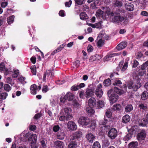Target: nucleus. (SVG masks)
<instances>
[{
    "instance_id": "1",
    "label": "nucleus",
    "mask_w": 148,
    "mask_h": 148,
    "mask_svg": "<svg viewBox=\"0 0 148 148\" xmlns=\"http://www.w3.org/2000/svg\"><path fill=\"white\" fill-rule=\"evenodd\" d=\"M135 81L136 82L134 83L132 82L129 83L128 87L130 89L132 88L134 91H136L141 86V83H140V79L139 78H137L136 80Z\"/></svg>"
},
{
    "instance_id": "2",
    "label": "nucleus",
    "mask_w": 148,
    "mask_h": 148,
    "mask_svg": "<svg viewBox=\"0 0 148 148\" xmlns=\"http://www.w3.org/2000/svg\"><path fill=\"white\" fill-rule=\"evenodd\" d=\"M78 123L83 126H86L90 123V120L84 116L80 117L78 120Z\"/></svg>"
},
{
    "instance_id": "3",
    "label": "nucleus",
    "mask_w": 148,
    "mask_h": 148,
    "mask_svg": "<svg viewBox=\"0 0 148 148\" xmlns=\"http://www.w3.org/2000/svg\"><path fill=\"white\" fill-rule=\"evenodd\" d=\"M117 135V131L115 128H112L108 131V136L111 139L115 138Z\"/></svg>"
},
{
    "instance_id": "4",
    "label": "nucleus",
    "mask_w": 148,
    "mask_h": 148,
    "mask_svg": "<svg viewBox=\"0 0 148 148\" xmlns=\"http://www.w3.org/2000/svg\"><path fill=\"white\" fill-rule=\"evenodd\" d=\"M28 138V141L32 143H36L37 140V137L36 134H30L29 133H27L25 136Z\"/></svg>"
},
{
    "instance_id": "5",
    "label": "nucleus",
    "mask_w": 148,
    "mask_h": 148,
    "mask_svg": "<svg viewBox=\"0 0 148 148\" xmlns=\"http://www.w3.org/2000/svg\"><path fill=\"white\" fill-rule=\"evenodd\" d=\"M102 86L101 84H99L95 91V93L97 97L99 98H101L103 94V92L102 90Z\"/></svg>"
},
{
    "instance_id": "6",
    "label": "nucleus",
    "mask_w": 148,
    "mask_h": 148,
    "mask_svg": "<svg viewBox=\"0 0 148 148\" xmlns=\"http://www.w3.org/2000/svg\"><path fill=\"white\" fill-rule=\"evenodd\" d=\"M125 19V18L121 15H118L117 16H115L112 19L111 21L112 22L115 23H119Z\"/></svg>"
},
{
    "instance_id": "7",
    "label": "nucleus",
    "mask_w": 148,
    "mask_h": 148,
    "mask_svg": "<svg viewBox=\"0 0 148 148\" xmlns=\"http://www.w3.org/2000/svg\"><path fill=\"white\" fill-rule=\"evenodd\" d=\"M62 111L64 115L67 117H69V118L71 119H72L73 116L71 114L72 110L71 108H65L63 109Z\"/></svg>"
},
{
    "instance_id": "8",
    "label": "nucleus",
    "mask_w": 148,
    "mask_h": 148,
    "mask_svg": "<svg viewBox=\"0 0 148 148\" xmlns=\"http://www.w3.org/2000/svg\"><path fill=\"white\" fill-rule=\"evenodd\" d=\"M67 127L69 130L73 131L76 130L77 126L74 122L70 121L67 123Z\"/></svg>"
},
{
    "instance_id": "9",
    "label": "nucleus",
    "mask_w": 148,
    "mask_h": 148,
    "mask_svg": "<svg viewBox=\"0 0 148 148\" xmlns=\"http://www.w3.org/2000/svg\"><path fill=\"white\" fill-rule=\"evenodd\" d=\"M94 94L93 90L88 87L86 89V91L85 92L84 95L86 97L89 98L92 96L94 95Z\"/></svg>"
},
{
    "instance_id": "10",
    "label": "nucleus",
    "mask_w": 148,
    "mask_h": 148,
    "mask_svg": "<svg viewBox=\"0 0 148 148\" xmlns=\"http://www.w3.org/2000/svg\"><path fill=\"white\" fill-rule=\"evenodd\" d=\"M146 136V134L145 130H143L138 133L137 135V139L138 140H144Z\"/></svg>"
},
{
    "instance_id": "11",
    "label": "nucleus",
    "mask_w": 148,
    "mask_h": 148,
    "mask_svg": "<svg viewBox=\"0 0 148 148\" xmlns=\"http://www.w3.org/2000/svg\"><path fill=\"white\" fill-rule=\"evenodd\" d=\"M118 99V96L115 94H112L110 97H109V100L110 101V103L113 104L116 102Z\"/></svg>"
},
{
    "instance_id": "12",
    "label": "nucleus",
    "mask_w": 148,
    "mask_h": 148,
    "mask_svg": "<svg viewBox=\"0 0 148 148\" xmlns=\"http://www.w3.org/2000/svg\"><path fill=\"white\" fill-rule=\"evenodd\" d=\"M54 146L56 148H64V144L61 141L57 140L54 142Z\"/></svg>"
},
{
    "instance_id": "13",
    "label": "nucleus",
    "mask_w": 148,
    "mask_h": 148,
    "mask_svg": "<svg viewBox=\"0 0 148 148\" xmlns=\"http://www.w3.org/2000/svg\"><path fill=\"white\" fill-rule=\"evenodd\" d=\"M96 16L97 18H102L103 19H106L107 18L106 16L103 15V12L100 9L98 10L96 12Z\"/></svg>"
},
{
    "instance_id": "14",
    "label": "nucleus",
    "mask_w": 148,
    "mask_h": 148,
    "mask_svg": "<svg viewBox=\"0 0 148 148\" xmlns=\"http://www.w3.org/2000/svg\"><path fill=\"white\" fill-rule=\"evenodd\" d=\"M109 38V36L106 35L104 32H102L99 34L97 38L98 39L99 38H101L103 40H104V39L108 40Z\"/></svg>"
},
{
    "instance_id": "15",
    "label": "nucleus",
    "mask_w": 148,
    "mask_h": 148,
    "mask_svg": "<svg viewBox=\"0 0 148 148\" xmlns=\"http://www.w3.org/2000/svg\"><path fill=\"white\" fill-rule=\"evenodd\" d=\"M127 45V43L126 42H122L117 45L116 48L118 50H121L124 49Z\"/></svg>"
},
{
    "instance_id": "16",
    "label": "nucleus",
    "mask_w": 148,
    "mask_h": 148,
    "mask_svg": "<svg viewBox=\"0 0 148 148\" xmlns=\"http://www.w3.org/2000/svg\"><path fill=\"white\" fill-rule=\"evenodd\" d=\"M86 137L90 143H92L95 139V136L91 133L88 134L86 135Z\"/></svg>"
},
{
    "instance_id": "17",
    "label": "nucleus",
    "mask_w": 148,
    "mask_h": 148,
    "mask_svg": "<svg viewBox=\"0 0 148 148\" xmlns=\"http://www.w3.org/2000/svg\"><path fill=\"white\" fill-rule=\"evenodd\" d=\"M37 86L35 84H33L31 85L30 88L31 93L34 95L36 94Z\"/></svg>"
},
{
    "instance_id": "18",
    "label": "nucleus",
    "mask_w": 148,
    "mask_h": 148,
    "mask_svg": "<svg viewBox=\"0 0 148 148\" xmlns=\"http://www.w3.org/2000/svg\"><path fill=\"white\" fill-rule=\"evenodd\" d=\"M96 101L94 97H91L88 100V105L89 106L93 107L95 105Z\"/></svg>"
},
{
    "instance_id": "19",
    "label": "nucleus",
    "mask_w": 148,
    "mask_h": 148,
    "mask_svg": "<svg viewBox=\"0 0 148 148\" xmlns=\"http://www.w3.org/2000/svg\"><path fill=\"white\" fill-rule=\"evenodd\" d=\"M82 134L81 131L76 132L73 135V139L79 138L82 136Z\"/></svg>"
},
{
    "instance_id": "20",
    "label": "nucleus",
    "mask_w": 148,
    "mask_h": 148,
    "mask_svg": "<svg viewBox=\"0 0 148 148\" xmlns=\"http://www.w3.org/2000/svg\"><path fill=\"white\" fill-rule=\"evenodd\" d=\"M97 42L96 45L97 47L99 48H100L104 44V40L101 38H99Z\"/></svg>"
},
{
    "instance_id": "21",
    "label": "nucleus",
    "mask_w": 148,
    "mask_h": 148,
    "mask_svg": "<svg viewBox=\"0 0 148 148\" xmlns=\"http://www.w3.org/2000/svg\"><path fill=\"white\" fill-rule=\"evenodd\" d=\"M74 95L70 92H68L66 94L65 97L69 101L72 100L74 98Z\"/></svg>"
},
{
    "instance_id": "22",
    "label": "nucleus",
    "mask_w": 148,
    "mask_h": 148,
    "mask_svg": "<svg viewBox=\"0 0 148 148\" xmlns=\"http://www.w3.org/2000/svg\"><path fill=\"white\" fill-rule=\"evenodd\" d=\"M130 119V116L127 115H125L122 118V122L124 123H126L128 122Z\"/></svg>"
},
{
    "instance_id": "23",
    "label": "nucleus",
    "mask_w": 148,
    "mask_h": 148,
    "mask_svg": "<svg viewBox=\"0 0 148 148\" xmlns=\"http://www.w3.org/2000/svg\"><path fill=\"white\" fill-rule=\"evenodd\" d=\"M50 73L51 71L50 70H47L46 71V72L44 73L43 75V79L44 81L46 80L47 75V79H50L51 78V77H50Z\"/></svg>"
},
{
    "instance_id": "24",
    "label": "nucleus",
    "mask_w": 148,
    "mask_h": 148,
    "mask_svg": "<svg viewBox=\"0 0 148 148\" xmlns=\"http://www.w3.org/2000/svg\"><path fill=\"white\" fill-rule=\"evenodd\" d=\"M100 5V2L99 0H96L95 2L91 4V7L92 9L97 8V6Z\"/></svg>"
},
{
    "instance_id": "25",
    "label": "nucleus",
    "mask_w": 148,
    "mask_h": 148,
    "mask_svg": "<svg viewBox=\"0 0 148 148\" xmlns=\"http://www.w3.org/2000/svg\"><path fill=\"white\" fill-rule=\"evenodd\" d=\"M92 107L89 106L86 108V109L87 112L90 115L93 114L95 112L94 110L92 108Z\"/></svg>"
},
{
    "instance_id": "26",
    "label": "nucleus",
    "mask_w": 148,
    "mask_h": 148,
    "mask_svg": "<svg viewBox=\"0 0 148 148\" xmlns=\"http://www.w3.org/2000/svg\"><path fill=\"white\" fill-rule=\"evenodd\" d=\"M90 125L89 127L92 130H93L95 128L96 125V121L94 120L91 121H90Z\"/></svg>"
},
{
    "instance_id": "27",
    "label": "nucleus",
    "mask_w": 148,
    "mask_h": 148,
    "mask_svg": "<svg viewBox=\"0 0 148 148\" xmlns=\"http://www.w3.org/2000/svg\"><path fill=\"white\" fill-rule=\"evenodd\" d=\"M59 119L60 121L65 122L66 121H68L71 120L69 118V117L67 116H66L64 115L61 116H60L59 118Z\"/></svg>"
},
{
    "instance_id": "28",
    "label": "nucleus",
    "mask_w": 148,
    "mask_h": 148,
    "mask_svg": "<svg viewBox=\"0 0 148 148\" xmlns=\"http://www.w3.org/2000/svg\"><path fill=\"white\" fill-rule=\"evenodd\" d=\"M77 144L76 141H71L68 145L69 148H76Z\"/></svg>"
},
{
    "instance_id": "29",
    "label": "nucleus",
    "mask_w": 148,
    "mask_h": 148,
    "mask_svg": "<svg viewBox=\"0 0 148 148\" xmlns=\"http://www.w3.org/2000/svg\"><path fill=\"white\" fill-rule=\"evenodd\" d=\"M80 18L82 20H85L88 18V16L85 12H82L80 14Z\"/></svg>"
},
{
    "instance_id": "30",
    "label": "nucleus",
    "mask_w": 148,
    "mask_h": 148,
    "mask_svg": "<svg viewBox=\"0 0 148 148\" xmlns=\"http://www.w3.org/2000/svg\"><path fill=\"white\" fill-rule=\"evenodd\" d=\"M137 145L138 143L137 142H132L128 145V147L129 148H136Z\"/></svg>"
},
{
    "instance_id": "31",
    "label": "nucleus",
    "mask_w": 148,
    "mask_h": 148,
    "mask_svg": "<svg viewBox=\"0 0 148 148\" xmlns=\"http://www.w3.org/2000/svg\"><path fill=\"white\" fill-rule=\"evenodd\" d=\"M121 106L119 104L114 105L112 107V109L114 110L119 111L121 109Z\"/></svg>"
},
{
    "instance_id": "32",
    "label": "nucleus",
    "mask_w": 148,
    "mask_h": 148,
    "mask_svg": "<svg viewBox=\"0 0 148 148\" xmlns=\"http://www.w3.org/2000/svg\"><path fill=\"white\" fill-rule=\"evenodd\" d=\"M114 90L115 92L119 95H121L124 93V91L119 89L117 87H114Z\"/></svg>"
},
{
    "instance_id": "33",
    "label": "nucleus",
    "mask_w": 148,
    "mask_h": 148,
    "mask_svg": "<svg viewBox=\"0 0 148 148\" xmlns=\"http://www.w3.org/2000/svg\"><path fill=\"white\" fill-rule=\"evenodd\" d=\"M133 107L131 104L127 105L125 107V110L126 112H130L132 110Z\"/></svg>"
},
{
    "instance_id": "34",
    "label": "nucleus",
    "mask_w": 148,
    "mask_h": 148,
    "mask_svg": "<svg viewBox=\"0 0 148 148\" xmlns=\"http://www.w3.org/2000/svg\"><path fill=\"white\" fill-rule=\"evenodd\" d=\"M126 9L129 11H132L134 10V6L132 4L128 3L126 5Z\"/></svg>"
},
{
    "instance_id": "35",
    "label": "nucleus",
    "mask_w": 148,
    "mask_h": 148,
    "mask_svg": "<svg viewBox=\"0 0 148 148\" xmlns=\"http://www.w3.org/2000/svg\"><path fill=\"white\" fill-rule=\"evenodd\" d=\"M65 136L64 134V132L58 133L57 135V138L60 140H63Z\"/></svg>"
},
{
    "instance_id": "36",
    "label": "nucleus",
    "mask_w": 148,
    "mask_h": 148,
    "mask_svg": "<svg viewBox=\"0 0 148 148\" xmlns=\"http://www.w3.org/2000/svg\"><path fill=\"white\" fill-rule=\"evenodd\" d=\"M104 106V102L103 101L99 100L97 102V106L99 108H101Z\"/></svg>"
},
{
    "instance_id": "37",
    "label": "nucleus",
    "mask_w": 148,
    "mask_h": 148,
    "mask_svg": "<svg viewBox=\"0 0 148 148\" xmlns=\"http://www.w3.org/2000/svg\"><path fill=\"white\" fill-rule=\"evenodd\" d=\"M14 15H12L9 17L7 18V22L9 24H10L13 23L14 21Z\"/></svg>"
},
{
    "instance_id": "38",
    "label": "nucleus",
    "mask_w": 148,
    "mask_h": 148,
    "mask_svg": "<svg viewBox=\"0 0 148 148\" xmlns=\"http://www.w3.org/2000/svg\"><path fill=\"white\" fill-rule=\"evenodd\" d=\"M141 98L143 100H145L148 98V93L147 91H144L141 95Z\"/></svg>"
},
{
    "instance_id": "39",
    "label": "nucleus",
    "mask_w": 148,
    "mask_h": 148,
    "mask_svg": "<svg viewBox=\"0 0 148 148\" xmlns=\"http://www.w3.org/2000/svg\"><path fill=\"white\" fill-rule=\"evenodd\" d=\"M0 70L1 71L5 70L8 73L9 72L8 69H6L4 64L3 62H1L0 64Z\"/></svg>"
},
{
    "instance_id": "40",
    "label": "nucleus",
    "mask_w": 148,
    "mask_h": 148,
    "mask_svg": "<svg viewBox=\"0 0 148 148\" xmlns=\"http://www.w3.org/2000/svg\"><path fill=\"white\" fill-rule=\"evenodd\" d=\"M108 120L105 116L103 119L100 120L99 122V124L100 125H105L108 122Z\"/></svg>"
},
{
    "instance_id": "41",
    "label": "nucleus",
    "mask_w": 148,
    "mask_h": 148,
    "mask_svg": "<svg viewBox=\"0 0 148 148\" xmlns=\"http://www.w3.org/2000/svg\"><path fill=\"white\" fill-rule=\"evenodd\" d=\"M111 81L110 79H108L105 80L103 82L104 86H108L111 84Z\"/></svg>"
},
{
    "instance_id": "42",
    "label": "nucleus",
    "mask_w": 148,
    "mask_h": 148,
    "mask_svg": "<svg viewBox=\"0 0 148 148\" xmlns=\"http://www.w3.org/2000/svg\"><path fill=\"white\" fill-rule=\"evenodd\" d=\"M148 123L147 120L143 119L141 121V123H140V125L142 126H146Z\"/></svg>"
},
{
    "instance_id": "43",
    "label": "nucleus",
    "mask_w": 148,
    "mask_h": 148,
    "mask_svg": "<svg viewBox=\"0 0 148 148\" xmlns=\"http://www.w3.org/2000/svg\"><path fill=\"white\" fill-rule=\"evenodd\" d=\"M114 5L117 7H121L123 5V3L122 1L118 0H116L114 3Z\"/></svg>"
},
{
    "instance_id": "44",
    "label": "nucleus",
    "mask_w": 148,
    "mask_h": 148,
    "mask_svg": "<svg viewBox=\"0 0 148 148\" xmlns=\"http://www.w3.org/2000/svg\"><path fill=\"white\" fill-rule=\"evenodd\" d=\"M112 114L111 110L110 109H107L106 113V115L107 117L108 118H110Z\"/></svg>"
},
{
    "instance_id": "45",
    "label": "nucleus",
    "mask_w": 148,
    "mask_h": 148,
    "mask_svg": "<svg viewBox=\"0 0 148 148\" xmlns=\"http://www.w3.org/2000/svg\"><path fill=\"white\" fill-rule=\"evenodd\" d=\"M92 148H101V145L98 141L95 142L93 145Z\"/></svg>"
},
{
    "instance_id": "46",
    "label": "nucleus",
    "mask_w": 148,
    "mask_h": 148,
    "mask_svg": "<svg viewBox=\"0 0 148 148\" xmlns=\"http://www.w3.org/2000/svg\"><path fill=\"white\" fill-rule=\"evenodd\" d=\"M19 71L18 70H15L12 74V77L14 78L17 77L19 74Z\"/></svg>"
},
{
    "instance_id": "47",
    "label": "nucleus",
    "mask_w": 148,
    "mask_h": 148,
    "mask_svg": "<svg viewBox=\"0 0 148 148\" xmlns=\"http://www.w3.org/2000/svg\"><path fill=\"white\" fill-rule=\"evenodd\" d=\"M73 104L74 106L76 108H78L80 107L81 105L79 104L77 101H73Z\"/></svg>"
},
{
    "instance_id": "48",
    "label": "nucleus",
    "mask_w": 148,
    "mask_h": 148,
    "mask_svg": "<svg viewBox=\"0 0 148 148\" xmlns=\"http://www.w3.org/2000/svg\"><path fill=\"white\" fill-rule=\"evenodd\" d=\"M7 95L8 94L6 93H1L0 94V99H6Z\"/></svg>"
},
{
    "instance_id": "49",
    "label": "nucleus",
    "mask_w": 148,
    "mask_h": 148,
    "mask_svg": "<svg viewBox=\"0 0 148 148\" xmlns=\"http://www.w3.org/2000/svg\"><path fill=\"white\" fill-rule=\"evenodd\" d=\"M4 88L5 90L7 91H9L11 90V88L9 85L8 84H5L4 86Z\"/></svg>"
},
{
    "instance_id": "50",
    "label": "nucleus",
    "mask_w": 148,
    "mask_h": 148,
    "mask_svg": "<svg viewBox=\"0 0 148 148\" xmlns=\"http://www.w3.org/2000/svg\"><path fill=\"white\" fill-rule=\"evenodd\" d=\"M132 138V134H127L123 138L125 140H128Z\"/></svg>"
},
{
    "instance_id": "51",
    "label": "nucleus",
    "mask_w": 148,
    "mask_h": 148,
    "mask_svg": "<svg viewBox=\"0 0 148 148\" xmlns=\"http://www.w3.org/2000/svg\"><path fill=\"white\" fill-rule=\"evenodd\" d=\"M148 66V60L144 63L141 66V69L144 70Z\"/></svg>"
},
{
    "instance_id": "52",
    "label": "nucleus",
    "mask_w": 148,
    "mask_h": 148,
    "mask_svg": "<svg viewBox=\"0 0 148 148\" xmlns=\"http://www.w3.org/2000/svg\"><path fill=\"white\" fill-rule=\"evenodd\" d=\"M128 66V62H125L121 69V71L124 72L127 68Z\"/></svg>"
},
{
    "instance_id": "53",
    "label": "nucleus",
    "mask_w": 148,
    "mask_h": 148,
    "mask_svg": "<svg viewBox=\"0 0 148 148\" xmlns=\"http://www.w3.org/2000/svg\"><path fill=\"white\" fill-rule=\"evenodd\" d=\"M75 3L78 5L82 4L84 2V0H75Z\"/></svg>"
},
{
    "instance_id": "54",
    "label": "nucleus",
    "mask_w": 148,
    "mask_h": 148,
    "mask_svg": "<svg viewBox=\"0 0 148 148\" xmlns=\"http://www.w3.org/2000/svg\"><path fill=\"white\" fill-rule=\"evenodd\" d=\"M133 65L132 67L133 68H135L138 66L139 64V63L138 61L136 60H134L133 61Z\"/></svg>"
},
{
    "instance_id": "55",
    "label": "nucleus",
    "mask_w": 148,
    "mask_h": 148,
    "mask_svg": "<svg viewBox=\"0 0 148 148\" xmlns=\"http://www.w3.org/2000/svg\"><path fill=\"white\" fill-rule=\"evenodd\" d=\"M78 87V85L73 86L71 87V90L74 91L77 90L79 89Z\"/></svg>"
},
{
    "instance_id": "56",
    "label": "nucleus",
    "mask_w": 148,
    "mask_h": 148,
    "mask_svg": "<svg viewBox=\"0 0 148 148\" xmlns=\"http://www.w3.org/2000/svg\"><path fill=\"white\" fill-rule=\"evenodd\" d=\"M93 50V47L90 45H89L87 47V51L88 52H90L92 51Z\"/></svg>"
},
{
    "instance_id": "57",
    "label": "nucleus",
    "mask_w": 148,
    "mask_h": 148,
    "mask_svg": "<svg viewBox=\"0 0 148 148\" xmlns=\"http://www.w3.org/2000/svg\"><path fill=\"white\" fill-rule=\"evenodd\" d=\"M120 54V53H114L110 54L109 55L108 57L109 58H111L114 57L115 56H118Z\"/></svg>"
},
{
    "instance_id": "58",
    "label": "nucleus",
    "mask_w": 148,
    "mask_h": 148,
    "mask_svg": "<svg viewBox=\"0 0 148 148\" xmlns=\"http://www.w3.org/2000/svg\"><path fill=\"white\" fill-rule=\"evenodd\" d=\"M66 99V98L65 97V96H62L60 99V102L62 103H64Z\"/></svg>"
},
{
    "instance_id": "59",
    "label": "nucleus",
    "mask_w": 148,
    "mask_h": 148,
    "mask_svg": "<svg viewBox=\"0 0 148 148\" xmlns=\"http://www.w3.org/2000/svg\"><path fill=\"white\" fill-rule=\"evenodd\" d=\"M122 84V82L121 80H116L113 83V85H118L119 84Z\"/></svg>"
},
{
    "instance_id": "60",
    "label": "nucleus",
    "mask_w": 148,
    "mask_h": 148,
    "mask_svg": "<svg viewBox=\"0 0 148 148\" xmlns=\"http://www.w3.org/2000/svg\"><path fill=\"white\" fill-rule=\"evenodd\" d=\"M31 148H38V145H37L36 143L31 142Z\"/></svg>"
},
{
    "instance_id": "61",
    "label": "nucleus",
    "mask_w": 148,
    "mask_h": 148,
    "mask_svg": "<svg viewBox=\"0 0 148 148\" xmlns=\"http://www.w3.org/2000/svg\"><path fill=\"white\" fill-rule=\"evenodd\" d=\"M80 64V61L78 60L75 61L74 63V64L75 65L76 68H78Z\"/></svg>"
},
{
    "instance_id": "62",
    "label": "nucleus",
    "mask_w": 148,
    "mask_h": 148,
    "mask_svg": "<svg viewBox=\"0 0 148 148\" xmlns=\"http://www.w3.org/2000/svg\"><path fill=\"white\" fill-rule=\"evenodd\" d=\"M72 3V1L71 0H69L68 2H66L65 3V5L66 7H69L70 6Z\"/></svg>"
},
{
    "instance_id": "63",
    "label": "nucleus",
    "mask_w": 148,
    "mask_h": 148,
    "mask_svg": "<svg viewBox=\"0 0 148 148\" xmlns=\"http://www.w3.org/2000/svg\"><path fill=\"white\" fill-rule=\"evenodd\" d=\"M41 116V114L38 113L36 114L34 117V119H37Z\"/></svg>"
},
{
    "instance_id": "64",
    "label": "nucleus",
    "mask_w": 148,
    "mask_h": 148,
    "mask_svg": "<svg viewBox=\"0 0 148 148\" xmlns=\"http://www.w3.org/2000/svg\"><path fill=\"white\" fill-rule=\"evenodd\" d=\"M49 90V89L47 85L44 86L42 89L43 92H46Z\"/></svg>"
}]
</instances>
